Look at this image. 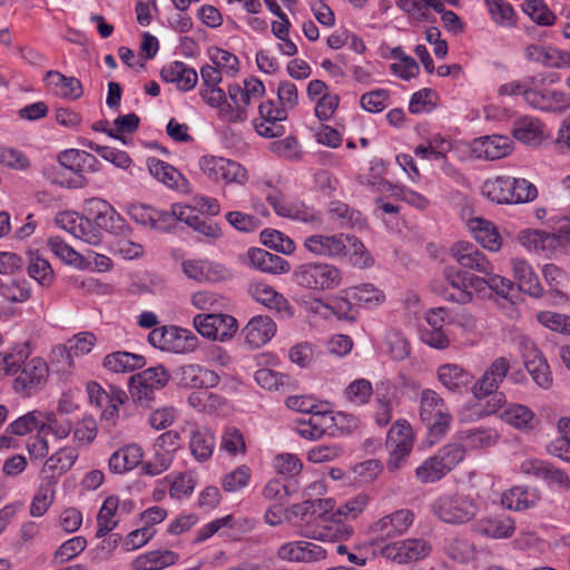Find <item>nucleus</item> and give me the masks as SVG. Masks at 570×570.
<instances>
[{
	"mask_svg": "<svg viewBox=\"0 0 570 570\" xmlns=\"http://www.w3.org/2000/svg\"><path fill=\"white\" fill-rule=\"evenodd\" d=\"M304 248L321 257L340 259L353 254V265L358 267L372 266L373 259L365 250L363 243L354 235L338 234H314L304 238Z\"/></svg>",
	"mask_w": 570,
	"mask_h": 570,
	"instance_id": "nucleus-1",
	"label": "nucleus"
},
{
	"mask_svg": "<svg viewBox=\"0 0 570 570\" xmlns=\"http://www.w3.org/2000/svg\"><path fill=\"white\" fill-rule=\"evenodd\" d=\"M277 99L279 107L273 100L263 101L258 106L259 120L254 126L256 132L266 138L281 137L285 132L281 124L287 119L288 111L295 109L298 104V90L295 83L284 80L278 83Z\"/></svg>",
	"mask_w": 570,
	"mask_h": 570,
	"instance_id": "nucleus-2",
	"label": "nucleus"
},
{
	"mask_svg": "<svg viewBox=\"0 0 570 570\" xmlns=\"http://www.w3.org/2000/svg\"><path fill=\"white\" fill-rule=\"evenodd\" d=\"M28 357L27 348L11 352L7 368V375L13 376L12 389L24 396L36 394L49 377V366L42 357Z\"/></svg>",
	"mask_w": 570,
	"mask_h": 570,
	"instance_id": "nucleus-3",
	"label": "nucleus"
},
{
	"mask_svg": "<svg viewBox=\"0 0 570 570\" xmlns=\"http://www.w3.org/2000/svg\"><path fill=\"white\" fill-rule=\"evenodd\" d=\"M511 364L510 361L500 356L497 357L485 370L480 379L471 386V393L474 399L481 401L490 397L484 405L475 404L470 410L476 417L491 415L499 411L505 403L503 393L497 392L504 379L508 376Z\"/></svg>",
	"mask_w": 570,
	"mask_h": 570,
	"instance_id": "nucleus-4",
	"label": "nucleus"
},
{
	"mask_svg": "<svg viewBox=\"0 0 570 570\" xmlns=\"http://www.w3.org/2000/svg\"><path fill=\"white\" fill-rule=\"evenodd\" d=\"M480 511L479 501L464 493H443L431 503V512L441 522L462 525L472 521Z\"/></svg>",
	"mask_w": 570,
	"mask_h": 570,
	"instance_id": "nucleus-5",
	"label": "nucleus"
},
{
	"mask_svg": "<svg viewBox=\"0 0 570 570\" xmlns=\"http://www.w3.org/2000/svg\"><path fill=\"white\" fill-rule=\"evenodd\" d=\"M482 194L498 204H521L534 200L538 190L524 178L498 176L483 183Z\"/></svg>",
	"mask_w": 570,
	"mask_h": 570,
	"instance_id": "nucleus-6",
	"label": "nucleus"
},
{
	"mask_svg": "<svg viewBox=\"0 0 570 570\" xmlns=\"http://www.w3.org/2000/svg\"><path fill=\"white\" fill-rule=\"evenodd\" d=\"M342 278V271L325 262L304 263L293 272V282L297 286L316 293L338 287Z\"/></svg>",
	"mask_w": 570,
	"mask_h": 570,
	"instance_id": "nucleus-7",
	"label": "nucleus"
},
{
	"mask_svg": "<svg viewBox=\"0 0 570 570\" xmlns=\"http://www.w3.org/2000/svg\"><path fill=\"white\" fill-rule=\"evenodd\" d=\"M169 379V372L163 365L146 368L130 376V396L139 405L149 406L155 399V392L165 387Z\"/></svg>",
	"mask_w": 570,
	"mask_h": 570,
	"instance_id": "nucleus-8",
	"label": "nucleus"
},
{
	"mask_svg": "<svg viewBox=\"0 0 570 570\" xmlns=\"http://www.w3.org/2000/svg\"><path fill=\"white\" fill-rule=\"evenodd\" d=\"M148 342L161 351L186 354L198 346V338L190 331L178 326L155 327L148 334Z\"/></svg>",
	"mask_w": 570,
	"mask_h": 570,
	"instance_id": "nucleus-9",
	"label": "nucleus"
},
{
	"mask_svg": "<svg viewBox=\"0 0 570 570\" xmlns=\"http://www.w3.org/2000/svg\"><path fill=\"white\" fill-rule=\"evenodd\" d=\"M553 233L543 230H527L520 234L523 246L537 253H546L554 248L558 242L570 243V217L553 216L551 219Z\"/></svg>",
	"mask_w": 570,
	"mask_h": 570,
	"instance_id": "nucleus-10",
	"label": "nucleus"
},
{
	"mask_svg": "<svg viewBox=\"0 0 570 570\" xmlns=\"http://www.w3.org/2000/svg\"><path fill=\"white\" fill-rule=\"evenodd\" d=\"M413 443V432L409 422L396 421L389 430L385 443L389 451L386 468L390 472H395L404 465L412 452Z\"/></svg>",
	"mask_w": 570,
	"mask_h": 570,
	"instance_id": "nucleus-11",
	"label": "nucleus"
},
{
	"mask_svg": "<svg viewBox=\"0 0 570 570\" xmlns=\"http://www.w3.org/2000/svg\"><path fill=\"white\" fill-rule=\"evenodd\" d=\"M420 417L435 435H443L452 422V415L444 400L430 389L421 392Z\"/></svg>",
	"mask_w": 570,
	"mask_h": 570,
	"instance_id": "nucleus-12",
	"label": "nucleus"
},
{
	"mask_svg": "<svg viewBox=\"0 0 570 570\" xmlns=\"http://www.w3.org/2000/svg\"><path fill=\"white\" fill-rule=\"evenodd\" d=\"M59 164L67 170L75 174L70 179L60 181L68 188H82L87 184L83 177L85 173H96L99 170V160L90 153L80 149H67L59 154Z\"/></svg>",
	"mask_w": 570,
	"mask_h": 570,
	"instance_id": "nucleus-13",
	"label": "nucleus"
},
{
	"mask_svg": "<svg viewBox=\"0 0 570 570\" xmlns=\"http://www.w3.org/2000/svg\"><path fill=\"white\" fill-rule=\"evenodd\" d=\"M264 185L271 188L268 193H265V198L276 215L305 224H321L320 215L313 207L298 200L286 199L284 194L279 189L273 188L268 181Z\"/></svg>",
	"mask_w": 570,
	"mask_h": 570,
	"instance_id": "nucleus-14",
	"label": "nucleus"
},
{
	"mask_svg": "<svg viewBox=\"0 0 570 570\" xmlns=\"http://www.w3.org/2000/svg\"><path fill=\"white\" fill-rule=\"evenodd\" d=\"M199 167L204 175L213 181L244 186L248 181V173L239 163L224 157L203 156Z\"/></svg>",
	"mask_w": 570,
	"mask_h": 570,
	"instance_id": "nucleus-15",
	"label": "nucleus"
},
{
	"mask_svg": "<svg viewBox=\"0 0 570 570\" xmlns=\"http://www.w3.org/2000/svg\"><path fill=\"white\" fill-rule=\"evenodd\" d=\"M521 472L541 479L549 489L567 493L570 491V475L552 463L540 459H527L521 463Z\"/></svg>",
	"mask_w": 570,
	"mask_h": 570,
	"instance_id": "nucleus-16",
	"label": "nucleus"
},
{
	"mask_svg": "<svg viewBox=\"0 0 570 570\" xmlns=\"http://www.w3.org/2000/svg\"><path fill=\"white\" fill-rule=\"evenodd\" d=\"M193 323L202 336L220 342L230 338L237 331L236 320L227 314H198Z\"/></svg>",
	"mask_w": 570,
	"mask_h": 570,
	"instance_id": "nucleus-17",
	"label": "nucleus"
},
{
	"mask_svg": "<svg viewBox=\"0 0 570 570\" xmlns=\"http://www.w3.org/2000/svg\"><path fill=\"white\" fill-rule=\"evenodd\" d=\"M415 519L411 509H400L389 513L371 524L370 532L376 539L387 540L407 532Z\"/></svg>",
	"mask_w": 570,
	"mask_h": 570,
	"instance_id": "nucleus-18",
	"label": "nucleus"
},
{
	"mask_svg": "<svg viewBox=\"0 0 570 570\" xmlns=\"http://www.w3.org/2000/svg\"><path fill=\"white\" fill-rule=\"evenodd\" d=\"M450 255L463 269L474 271L482 275H489L494 269L487 255L470 242H455L450 247Z\"/></svg>",
	"mask_w": 570,
	"mask_h": 570,
	"instance_id": "nucleus-19",
	"label": "nucleus"
},
{
	"mask_svg": "<svg viewBox=\"0 0 570 570\" xmlns=\"http://www.w3.org/2000/svg\"><path fill=\"white\" fill-rule=\"evenodd\" d=\"M277 557L287 562L314 563L325 560L327 550L312 541L296 540L281 544Z\"/></svg>",
	"mask_w": 570,
	"mask_h": 570,
	"instance_id": "nucleus-20",
	"label": "nucleus"
},
{
	"mask_svg": "<svg viewBox=\"0 0 570 570\" xmlns=\"http://www.w3.org/2000/svg\"><path fill=\"white\" fill-rule=\"evenodd\" d=\"M83 212L94 219L99 230L119 233L124 226V219L116 209L101 198H90L85 202Z\"/></svg>",
	"mask_w": 570,
	"mask_h": 570,
	"instance_id": "nucleus-21",
	"label": "nucleus"
},
{
	"mask_svg": "<svg viewBox=\"0 0 570 570\" xmlns=\"http://www.w3.org/2000/svg\"><path fill=\"white\" fill-rule=\"evenodd\" d=\"M181 272L187 278L197 283H215L224 281L230 275L224 265L202 258L183 261Z\"/></svg>",
	"mask_w": 570,
	"mask_h": 570,
	"instance_id": "nucleus-22",
	"label": "nucleus"
},
{
	"mask_svg": "<svg viewBox=\"0 0 570 570\" xmlns=\"http://www.w3.org/2000/svg\"><path fill=\"white\" fill-rule=\"evenodd\" d=\"M444 285L440 294L444 299L459 304H468L472 301V292L466 289L469 273L455 266H446L443 269Z\"/></svg>",
	"mask_w": 570,
	"mask_h": 570,
	"instance_id": "nucleus-23",
	"label": "nucleus"
},
{
	"mask_svg": "<svg viewBox=\"0 0 570 570\" xmlns=\"http://www.w3.org/2000/svg\"><path fill=\"white\" fill-rule=\"evenodd\" d=\"M248 293L256 302L276 311L281 316L286 318L293 316V307L287 298L271 285L262 281H253L248 285Z\"/></svg>",
	"mask_w": 570,
	"mask_h": 570,
	"instance_id": "nucleus-24",
	"label": "nucleus"
},
{
	"mask_svg": "<svg viewBox=\"0 0 570 570\" xmlns=\"http://www.w3.org/2000/svg\"><path fill=\"white\" fill-rule=\"evenodd\" d=\"M431 551V546L423 539H405L384 548L386 558L397 562L407 563L425 558Z\"/></svg>",
	"mask_w": 570,
	"mask_h": 570,
	"instance_id": "nucleus-25",
	"label": "nucleus"
},
{
	"mask_svg": "<svg viewBox=\"0 0 570 570\" xmlns=\"http://www.w3.org/2000/svg\"><path fill=\"white\" fill-rule=\"evenodd\" d=\"M527 104L539 110L561 112L570 102L567 94L549 89L541 90L534 83L531 91L527 92Z\"/></svg>",
	"mask_w": 570,
	"mask_h": 570,
	"instance_id": "nucleus-26",
	"label": "nucleus"
},
{
	"mask_svg": "<svg viewBox=\"0 0 570 570\" xmlns=\"http://www.w3.org/2000/svg\"><path fill=\"white\" fill-rule=\"evenodd\" d=\"M472 531L491 539H508L515 531L513 519L507 515H490L479 519L472 525Z\"/></svg>",
	"mask_w": 570,
	"mask_h": 570,
	"instance_id": "nucleus-27",
	"label": "nucleus"
},
{
	"mask_svg": "<svg viewBox=\"0 0 570 570\" xmlns=\"http://www.w3.org/2000/svg\"><path fill=\"white\" fill-rule=\"evenodd\" d=\"M529 61L549 68L570 67V52L550 46L529 45L524 50Z\"/></svg>",
	"mask_w": 570,
	"mask_h": 570,
	"instance_id": "nucleus-28",
	"label": "nucleus"
},
{
	"mask_svg": "<svg viewBox=\"0 0 570 570\" xmlns=\"http://www.w3.org/2000/svg\"><path fill=\"white\" fill-rule=\"evenodd\" d=\"M370 502V497L366 493H358L357 495L345 500L336 511L333 513V518L337 521L336 531L350 538L353 533V529L345 524H341L343 520H355L358 518Z\"/></svg>",
	"mask_w": 570,
	"mask_h": 570,
	"instance_id": "nucleus-29",
	"label": "nucleus"
},
{
	"mask_svg": "<svg viewBox=\"0 0 570 570\" xmlns=\"http://www.w3.org/2000/svg\"><path fill=\"white\" fill-rule=\"evenodd\" d=\"M227 94L232 102L230 106H225V111H227V114L225 112L226 121L233 124L246 121L248 108L256 100L238 83L229 85Z\"/></svg>",
	"mask_w": 570,
	"mask_h": 570,
	"instance_id": "nucleus-30",
	"label": "nucleus"
},
{
	"mask_svg": "<svg viewBox=\"0 0 570 570\" xmlns=\"http://www.w3.org/2000/svg\"><path fill=\"white\" fill-rule=\"evenodd\" d=\"M512 141L507 136H483L474 140L473 151L479 158L489 160L500 159L510 154Z\"/></svg>",
	"mask_w": 570,
	"mask_h": 570,
	"instance_id": "nucleus-31",
	"label": "nucleus"
},
{
	"mask_svg": "<svg viewBox=\"0 0 570 570\" xmlns=\"http://www.w3.org/2000/svg\"><path fill=\"white\" fill-rule=\"evenodd\" d=\"M275 332L274 321L263 315L253 317L243 330L246 343L253 348H258L269 342Z\"/></svg>",
	"mask_w": 570,
	"mask_h": 570,
	"instance_id": "nucleus-32",
	"label": "nucleus"
},
{
	"mask_svg": "<svg viewBox=\"0 0 570 570\" xmlns=\"http://www.w3.org/2000/svg\"><path fill=\"white\" fill-rule=\"evenodd\" d=\"M160 77L166 82L175 83L181 91L191 90L198 81L196 70L181 61H173L164 66Z\"/></svg>",
	"mask_w": 570,
	"mask_h": 570,
	"instance_id": "nucleus-33",
	"label": "nucleus"
},
{
	"mask_svg": "<svg viewBox=\"0 0 570 570\" xmlns=\"http://www.w3.org/2000/svg\"><path fill=\"white\" fill-rule=\"evenodd\" d=\"M46 81L53 94L67 100H77L82 94V85L76 77H67L63 73L49 70L46 73Z\"/></svg>",
	"mask_w": 570,
	"mask_h": 570,
	"instance_id": "nucleus-34",
	"label": "nucleus"
},
{
	"mask_svg": "<svg viewBox=\"0 0 570 570\" xmlns=\"http://www.w3.org/2000/svg\"><path fill=\"white\" fill-rule=\"evenodd\" d=\"M247 258L254 268L265 273L284 274L291 269V265L285 258L262 248H249Z\"/></svg>",
	"mask_w": 570,
	"mask_h": 570,
	"instance_id": "nucleus-35",
	"label": "nucleus"
},
{
	"mask_svg": "<svg viewBox=\"0 0 570 570\" xmlns=\"http://www.w3.org/2000/svg\"><path fill=\"white\" fill-rule=\"evenodd\" d=\"M439 382L451 392H462L468 389L474 376L458 364H443L438 368Z\"/></svg>",
	"mask_w": 570,
	"mask_h": 570,
	"instance_id": "nucleus-36",
	"label": "nucleus"
},
{
	"mask_svg": "<svg viewBox=\"0 0 570 570\" xmlns=\"http://www.w3.org/2000/svg\"><path fill=\"white\" fill-rule=\"evenodd\" d=\"M468 228L475 240L491 252L501 248L502 240L497 227L489 220L475 217L468 222Z\"/></svg>",
	"mask_w": 570,
	"mask_h": 570,
	"instance_id": "nucleus-37",
	"label": "nucleus"
},
{
	"mask_svg": "<svg viewBox=\"0 0 570 570\" xmlns=\"http://www.w3.org/2000/svg\"><path fill=\"white\" fill-rule=\"evenodd\" d=\"M178 553L171 550H153L137 556L132 562V570H163L175 564Z\"/></svg>",
	"mask_w": 570,
	"mask_h": 570,
	"instance_id": "nucleus-38",
	"label": "nucleus"
},
{
	"mask_svg": "<svg viewBox=\"0 0 570 570\" xmlns=\"http://www.w3.org/2000/svg\"><path fill=\"white\" fill-rule=\"evenodd\" d=\"M540 493L537 489L514 487L502 494L501 503L504 508L514 511H524L537 505Z\"/></svg>",
	"mask_w": 570,
	"mask_h": 570,
	"instance_id": "nucleus-39",
	"label": "nucleus"
},
{
	"mask_svg": "<svg viewBox=\"0 0 570 570\" xmlns=\"http://www.w3.org/2000/svg\"><path fill=\"white\" fill-rule=\"evenodd\" d=\"M511 268L520 291L533 297L541 295L542 287L539 278L528 262L521 258H512Z\"/></svg>",
	"mask_w": 570,
	"mask_h": 570,
	"instance_id": "nucleus-40",
	"label": "nucleus"
},
{
	"mask_svg": "<svg viewBox=\"0 0 570 570\" xmlns=\"http://www.w3.org/2000/svg\"><path fill=\"white\" fill-rule=\"evenodd\" d=\"M394 393L390 382L376 384L374 400V420L380 426L387 425L393 415Z\"/></svg>",
	"mask_w": 570,
	"mask_h": 570,
	"instance_id": "nucleus-41",
	"label": "nucleus"
},
{
	"mask_svg": "<svg viewBox=\"0 0 570 570\" xmlns=\"http://www.w3.org/2000/svg\"><path fill=\"white\" fill-rule=\"evenodd\" d=\"M144 451L138 444H128L115 451L109 458V469L114 473H125L142 462Z\"/></svg>",
	"mask_w": 570,
	"mask_h": 570,
	"instance_id": "nucleus-42",
	"label": "nucleus"
},
{
	"mask_svg": "<svg viewBox=\"0 0 570 570\" xmlns=\"http://www.w3.org/2000/svg\"><path fill=\"white\" fill-rule=\"evenodd\" d=\"M215 444V436L208 429L196 428L190 432L189 451L197 462H207L213 456Z\"/></svg>",
	"mask_w": 570,
	"mask_h": 570,
	"instance_id": "nucleus-43",
	"label": "nucleus"
},
{
	"mask_svg": "<svg viewBox=\"0 0 570 570\" xmlns=\"http://www.w3.org/2000/svg\"><path fill=\"white\" fill-rule=\"evenodd\" d=\"M72 430L73 424L66 414L55 411H42L40 434H52L56 440H65Z\"/></svg>",
	"mask_w": 570,
	"mask_h": 570,
	"instance_id": "nucleus-44",
	"label": "nucleus"
},
{
	"mask_svg": "<svg viewBox=\"0 0 570 570\" xmlns=\"http://www.w3.org/2000/svg\"><path fill=\"white\" fill-rule=\"evenodd\" d=\"M513 137L525 145H539L542 139V124L530 116L518 118L512 126Z\"/></svg>",
	"mask_w": 570,
	"mask_h": 570,
	"instance_id": "nucleus-45",
	"label": "nucleus"
},
{
	"mask_svg": "<svg viewBox=\"0 0 570 570\" xmlns=\"http://www.w3.org/2000/svg\"><path fill=\"white\" fill-rule=\"evenodd\" d=\"M333 416L327 413H314L308 419H301L296 422V432L307 440L321 439L331 426Z\"/></svg>",
	"mask_w": 570,
	"mask_h": 570,
	"instance_id": "nucleus-46",
	"label": "nucleus"
},
{
	"mask_svg": "<svg viewBox=\"0 0 570 570\" xmlns=\"http://www.w3.org/2000/svg\"><path fill=\"white\" fill-rule=\"evenodd\" d=\"M102 364L111 372L125 373L141 368L145 365V358L139 354L118 351L108 354Z\"/></svg>",
	"mask_w": 570,
	"mask_h": 570,
	"instance_id": "nucleus-47",
	"label": "nucleus"
},
{
	"mask_svg": "<svg viewBox=\"0 0 570 570\" xmlns=\"http://www.w3.org/2000/svg\"><path fill=\"white\" fill-rule=\"evenodd\" d=\"M78 459L76 449L65 446L51 454L43 464V472L51 476L61 475L68 472Z\"/></svg>",
	"mask_w": 570,
	"mask_h": 570,
	"instance_id": "nucleus-48",
	"label": "nucleus"
},
{
	"mask_svg": "<svg viewBox=\"0 0 570 570\" xmlns=\"http://www.w3.org/2000/svg\"><path fill=\"white\" fill-rule=\"evenodd\" d=\"M118 508L119 499L117 497L110 495L104 501L97 515V538L105 537L117 527L118 520L115 519V515Z\"/></svg>",
	"mask_w": 570,
	"mask_h": 570,
	"instance_id": "nucleus-49",
	"label": "nucleus"
},
{
	"mask_svg": "<svg viewBox=\"0 0 570 570\" xmlns=\"http://www.w3.org/2000/svg\"><path fill=\"white\" fill-rule=\"evenodd\" d=\"M497 432L492 429H470L461 431L459 434V441L464 449H482L493 445L497 442Z\"/></svg>",
	"mask_w": 570,
	"mask_h": 570,
	"instance_id": "nucleus-50",
	"label": "nucleus"
},
{
	"mask_svg": "<svg viewBox=\"0 0 570 570\" xmlns=\"http://www.w3.org/2000/svg\"><path fill=\"white\" fill-rule=\"evenodd\" d=\"M47 245L50 252L63 263L72 265L79 269L87 268L83 256L76 252L60 237H49Z\"/></svg>",
	"mask_w": 570,
	"mask_h": 570,
	"instance_id": "nucleus-51",
	"label": "nucleus"
},
{
	"mask_svg": "<svg viewBox=\"0 0 570 570\" xmlns=\"http://www.w3.org/2000/svg\"><path fill=\"white\" fill-rule=\"evenodd\" d=\"M149 173L157 180L170 188H178L183 175L171 165L157 158H149L147 161Z\"/></svg>",
	"mask_w": 570,
	"mask_h": 570,
	"instance_id": "nucleus-52",
	"label": "nucleus"
},
{
	"mask_svg": "<svg viewBox=\"0 0 570 570\" xmlns=\"http://www.w3.org/2000/svg\"><path fill=\"white\" fill-rule=\"evenodd\" d=\"M344 293L356 303L367 306L380 305L385 299L383 292L372 284H362L348 287Z\"/></svg>",
	"mask_w": 570,
	"mask_h": 570,
	"instance_id": "nucleus-53",
	"label": "nucleus"
},
{
	"mask_svg": "<svg viewBox=\"0 0 570 570\" xmlns=\"http://www.w3.org/2000/svg\"><path fill=\"white\" fill-rule=\"evenodd\" d=\"M558 431L560 436L551 442L549 452L570 463V417H561L558 421Z\"/></svg>",
	"mask_w": 570,
	"mask_h": 570,
	"instance_id": "nucleus-54",
	"label": "nucleus"
},
{
	"mask_svg": "<svg viewBox=\"0 0 570 570\" xmlns=\"http://www.w3.org/2000/svg\"><path fill=\"white\" fill-rule=\"evenodd\" d=\"M384 346L390 356L395 361L405 360L411 352V346L404 334L397 330H389L385 334Z\"/></svg>",
	"mask_w": 570,
	"mask_h": 570,
	"instance_id": "nucleus-55",
	"label": "nucleus"
},
{
	"mask_svg": "<svg viewBox=\"0 0 570 570\" xmlns=\"http://www.w3.org/2000/svg\"><path fill=\"white\" fill-rule=\"evenodd\" d=\"M448 474L441 462L434 455L424 460L416 469L415 476L421 483H434Z\"/></svg>",
	"mask_w": 570,
	"mask_h": 570,
	"instance_id": "nucleus-56",
	"label": "nucleus"
},
{
	"mask_svg": "<svg viewBox=\"0 0 570 570\" xmlns=\"http://www.w3.org/2000/svg\"><path fill=\"white\" fill-rule=\"evenodd\" d=\"M174 458L173 453L154 444L153 458L142 464V472L151 476L159 475L170 468Z\"/></svg>",
	"mask_w": 570,
	"mask_h": 570,
	"instance_id": "nucleus-57",
	"label": "nucleus"
},
{
	"mask_svg": "<svg viewBox=\"0 0 570 570\" xmlns=\"http://www.w3.org/2000/svg\"><path fill=\"white\" fill-rule=\"evenodd\" d=\"M500 416L508 424L521 430L530 428L534 414L525 405L510 404Z\"/></svg>",
	"mask_w": 570,
	"mask_h": 570,
	"instance_id": "nucleus-58",
	"label": "nucleus"
},
{
	"mask_svg": "<svg viewBox=\"0 0 570 570\" xmlns=\"http://www.w3.org/2000/svg\"><path fill=\"white\" fill-rule=\"evenodd\" d=\"M28 275L41 286H49L53 281V269L49 262L39 255L30 253Z\"/></svg>",
	"mask_w": 570,
	"mask_h": 570,
	"instance_id": "nucleus-59",
	"label": "nucleus"
},
{
	"mask_svg": "<svg viewBox=\"0 0 570 570\" xmlns=\"http://www.w3.org/2000/svg\"><path fill=\"white\" fill-rule=\"evenodd\" d=\"M41 414L42 411L39 410L29 411L11 422L7 428V432L14 435H26L36 430L40 433Z\"/></svg>",
	"mask_w": 570,
	"mask_h": 570,
	"instance_id": "nucleus-60",
	"label": "nucleus"
},
{
	"mask_svg": "<svg viewBox=\"0 0 570 570\" xmlns=\"http://www.w3.org/2000/svg\"><path fill=\"white\" fill-rule=\"evenodd\" d=\"M164 481L169 483L170 498L178 500L189 497L196 485V481L190 473H183L176 476L167 475Z\"/></svg>",
	"mask_w": 570,
	"mask_h": 570,
	"instance_id": "nucleus-61",
	"label": "nucleus"
},
{
	"mask_svg": "<svg viewBox=\"0 0 570 570\" xmlns=\"http://www.w3.org/2000/svg\"><path fill=\"white\" fill-rule=\"evenodd\" d=\"M209 58L213 65L222 72L228 76L237 73L239 60L234 53L220 48H212L209 50Z\"/></svg>",
	"mask_w": 570,
	"mask_h": 570,
	"instance_id": "nucleus-62",
	"label": "nucleus"
},
{
	"mask_svg": "<svg viewBox=\"0 0 570 570\" xmlns=\"http://www.w3.org/2000/svg\"><path fill=\"white\" fill-rule=\"evenodd\" d=\"M523 11L532 21L541 26H551L554 22L553 12L547 7L542 0H525Z\"/></svg>",
	"mask_w": 570,
	"mask_h": 570,
	"instance_id": "nucleus-63",
	"label": "nucleus"
},
{
	"mask_svg": "<svg viewBox=\"0 0 570 570\" xmlns=\"http://www.w3.org/2000/svg\"><path fill=\"white\" fill-rule=\"evenodd\" d=\"M525 368L533 381L543 389L550 387L552 383L550 367L542 355L531 358L524 363Z\"/></svg>",
	"mask_w": 570,
	"mask_h": 570,
	"instance_id": "nucleus-64",
	"label": "nucleus"
}]
</instances>
